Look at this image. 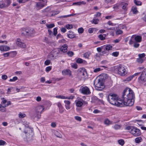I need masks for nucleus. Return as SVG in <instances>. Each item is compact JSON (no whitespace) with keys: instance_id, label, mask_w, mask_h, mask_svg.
<instances>
[{"instance_id":"f257e3e1","label":"nucleus","mask_w":146,"mask_h":146,"mask_svg":"<svg viewBox=\"0 0 146 146\" xmlns=\"http://www.w3.org/2000/svg\"><path fill=\"white\" fill-rule=\"evenodd\" d=\"M135 94L133 91L129 88H126L124 91L121 100L118 99L113 105L117 106L122 107L123 104L127 106H131L134 104Z\"/></svg>"},{"instance_id":"f03ea898","label":"nucleus","mask_w":146,"mask_h":146,"mask_svg":"<svg viewBox=\"0 0 146 146\" xmlns=\"http://www.w3.org/2000/svg\"><path fill=\"white\" fill-rule=\"evenodd\" d=\"M44 107L43 106H38L35 108V113L32 115L34 118L39 119L40 118L41 114L44 110Z\"/></svg>"},{"instance_id":"7ed1b4c3","label":"nucleus","mask_w":146,"mask_h":146,"mask_svg":"<svg viewBox=\"0 0 146 146\" xmlns=\"http://www.w3.org/2000/svg\"><path fill=\"white\" fill-rule=\"evenodd\" d=\"M94 84L95 85L96 89L98 90H102L105 87L102 79H96L94 81Z\"/></svg>"},{"instance_id":"20e7f679","label":"nucleus","mask_w":146,"mask_h":146,"mask_svg":"<svg viewBox=\"0 0 146 146\" xmlns=\"http://www.w3.org/2000/svg\"><path fill=\"white\" fill-rule=\"evenodd\" d=\"M117 73L119 75L124 76L127 73V71L125 68L122 65L119 64L117 66Z\"/></svg>"},{"instance_id":"39448f33","label":"nucleus","mask_w":146,"mask_h":146,"mask_svg":"<svg viewBox=\"0 0 146 146\" xmlns=\"http://www.w3.org/2000/svg\"><path fill=\"white\" fill-rule=\"evenodd\" d=\"M118 99V97L117 95L110 94L108 96V100L111 104L113 105Z\"/></svg>"},{"instance_id":"423d86ee","label":"nucleus","mask_w":146,"mask_h":146,"mask_svg":"<svg viewBox=\"0 0 146 146\" xmlns=\"http://www.w3.org/2000/svg\"><path fill=\"white\" fill-rule=\"evenodd\" d=\"M34 33L35 31L33 29L29 28L25 29L24 32L22 33V35L26 36H31Z\"/></svg>"},{"instance_id":"0eeeda50","label":"nucleus","mask_w":146,"mask_h":146,"mask_svg":"<svg viewBox=\"0 0 146 146\" xmlns=\"http://www.w3.org/2000/svg\"><path fill=\"white\" fill-rule=\"evenodd\" d=\"M142 40V37L139 36H135L133 35L131 37L129 41L130 44H132L135 42V41L137 42H140Z\"/></svg>"},{"instance_id":"6e6552de","label":"nucleus","mask_w":146,"mask_h":146,"mask_svg":"<svg viewBox=\"0 0 146 146\" xmlns=\"http://www.w3.org/2000/svg\"><path fill=\"white\" fill-rule=\"evenodd\" d=\"M80 92L84 95H89L91 92L89 88L86 86H82L79 89Z\"/></svg>"},{"instance_id":"1a4fd4ad","label":"nucleus","mask_w":146,"mask_h":146,"mask_svg":"<svg viewBox=\"0 0 146 146\" xmlns=\"http://www.w3.org/2000/svg\"><path fill=\"white\" fill-rule=\"evenodd\" d=\"M35 7L37 10H39L44 7L46 3H42V2H36Z\"/></svg>"},{"instance_id":"9d476101","label":"nucleus","mask_w":146,"mask_h":146,"mask_svg":"<svg viewBox=\"0 0 146 146\" xmlns=\"http://www.w3.org/2000/svg\"><path fill=\"white\" fill-rule=\"evenodd\" d=\"M132 129V131L131 132V133L134 136L137 137L140 135L141 132L139 129L134 127Z\"/></svg>"},{"instance_id":"9b49d317","label":"nucleus","mask_w":146,"mask_h":146,"mask_svg":"<svg viewBox=\"0 0 146 146\" xmlns=\"http://www.w3.org/2000/svg\"><path fill=\"white\" fill-rule=\"evenodd\" d=\"M59 53L58 51L54 50L52 51L48 56V58L51 59H54L58 56Z\"/></svg>"},{"instance_id":"f8f14e48","label":"nucleus","mask_w":146,"mask_h":146,"mask_svg":"<svg viewBox=\"0 0 146 146\" xmlns=\"http://www.w3.org/2000/svg\"><path fill=\"white\" fill-rule=\"evenodd\" d=\"M17 45L22 48H25L26 47V45L25 43L23 42L19 38L17 39L16 41Z\"/></svg>"},{"instance_id":"ddd939ff","label":"nucleus","mask_w":146,"mask_h":146,"mask_svg":"<svg viewBox=\"0 0 146 146\" xmlns=\"http://www.w3.org/2000/svg\"><path fill=\"white\" fill-rule=\"evenodd\" d=\"M11 2L10 0H4L3 3L1 4L0 6V8H3L8 7L11 3Z\"/></svg>"},{"instance_id":"4468645a","label":"nucleus","mask_w":146,"mask_h":146,"mask_svg":"<svg viewBox=\"0 0 146 146\" xmlns=\"http://www.w3.org/2000/svg\"><path fill=\"white\" fill-rule=\"evenodd\" d=\"M62 74L63 75H68L69 76H72L71 71L69 69L64 70L62 71Z\"/></svg>"},{"instance_id":"2eb2a0df","label":"nucleus","mask_w":146,"mask_h":146,"mask_svg":"<svg viewBox=\"0 0 146 146\" xmlns=\"http://www.w3.org/2000/svg\"><path fill=\"white\" fill-rule=\"evenodd\" d=\"M84 101L82 100H78L75 101L76 106L78 107H81L82 106L83 104V102Z\"/></svg>"},{"instance_id":"dca6fc26","label":"nucleus","mask_w":146,"mask_h":146,"mask_svg":"<svg viewBox=\"0 0 146 146\" xmlns=\"http://www.w3.org/2000/svg\"><path fill=\"white\" fill-rule=\"evenodd\" d=\"M145 72L144 71H143L141 76L139 77L138 79L139 80L144 82L146 81V74H144Z\"/></svg>"},{"instance_id":"f3484780","label":"nucleus","mask_w":146,"mask_h":146,"mask_svg":"<svg viewBox=\"0 0 146 146\" xmlns=\"http://www.w3.org/2000/svg\"><path fill=\"white\" fill-rule=\"evenodd\" d=\"M104 50H105L108 52L110 50L112 49V46L110 44H106L103 46Z\"/></svg>"},{"instance_id":"a211bd4d","label":"nucleus","mask_w":146,"mask_h":146,"mask_svg":"<svg viewBox=\"0 0 146 146\" xmlns=\"http://www.w3.org/2000/svg\"><path fill=\"white\" fill-rule=\"evenodd\" d=\"M68 46L66 44H64L60 48V51L64 53L66 52L67 51Z\"/></svg>"},{"instance_id":"6ab92c4d","label":"nucleus","mask_w":146,"mask_h":146,"mask_svg":"<svg viewBox=\"0 0 146 146\" xmlns=\"http://www.w3.org/2000/svg\"><path fill=\"white\" fill-rule=\"evenodd\" d=\"M64 103L65 104V106L66 109L67 110L69 109L70 108V105L71 103L68 100H64Z\"/></svg>"},{"instance_id":"aec40b11","label":"nucleus","mask_w":146,"mask_h":146,"mask_svg":"<svg viewBox=\"0 0 146 146\" xmlns=\"http://www.w3.org/2000/svg\"><path fill=\"white\" fill-rule=\"evenodd\" d=\"M69 34L67 35L68 36L69 38H74L75 36V35L74 34V33L71 31H69Z\"/></svg>"},{"instance_id":"412c9836","label":"nucleus","mask_w":146,"mask_h":146,"mask_svg":"<svg viewBox=\"0 0 146 146\" xmlns=\"http://www.w3.org/2000/svg\"><path fill=\"white\" fill-rule=\"evenodd\" d=\"M29 133H31L30 134L29 133L25 132V133L26 134V137L27 139H29L30 138H31L32 136V130H31V131H30Z\"/></svg>"},{"instance_id":"4be33fe9","label":"nucleus","mask_w":146,"mask_h":146,"mask_svg":"<svg viewBox=\"0 0 146 146\" xmlns=\"http://www.w3.org/2000/svg\"><path fill=\"white\" fill-rule=\"evenodd\" d=\"M60 12V11L58 10L52 11L50 12V13L51 14V16H55V15L59 13Z\"/></svg>"},{"instance_id":"5701e85b","label":"nucleus","mask_w":146,"mask_h":146,"mask_svg":"<svg viewBox=\"0 0 146 146\" xmlns=\"http://www.w3.org/2000/svg\"><path fill=\"white\" fill-rule=\"evenodd\" d=\"M12 53H14L15 54H16V53L15 51H13V52H7L6 53H3V55L4 56V57H8L9 56V55Z\"/></svg>"},{"instance_id":"b1692460","label":"nucleus","mask_w":146,"mask_h":146,"mask_svg":"<svg viewBox=\"0 0 146 146\" xmlns=\"http://www.w3.org/2000/svg\"><path fill=\"white\" fill-rule=\"evenodd\" d=\"M54 135L57 137L61 138L62 137V135L58 131H55L54 132Z\"/></svg>"},{"instance_id":"393cba45","label":"nucleus","mask_w":146,"mask_h":146,"mask_svg":"<svg viewBox=\"0 0 146 146\" xmlns=\"http://www.w3.org/2000/svg\"><path fill=\"white\" fill-rule=\"evenodd\" d=\"M5 107V106H3L1 104V106H0V111L3 112H5L7 111Z\"/></svg>"},{"instance_id":"a878e982","label":"nucleus","mask_w":146,"mask_h":146,"mask_svg":"<svg viewBox=\"0 0 146 146\" xmlns=\"http://www.w3.org/2000/svg\"><path fill=\"white\" fill-rule=\"evenodd\" d=\"M51 10V8L50 7H48L44 9L42 11V13H46L49 12Z\"/></svg>"},{"instance_id":"bb28decb","label":"nucleus","mask_w":146,"mask_h":146,"mask_svg":"<svg viewBox=\"0 0 146 146\" xmlns=\"http://www.w3.org/2000/svg\"><path fill=\"white\" fill-rule=\"evenodd\" d=\"M104 36L103 35L100 34L98 36V38L100 40H103L106 39V35H104Z\"/></svg>"},{"instance_id":"cd10ccee","label":"nucleus","mask_w":146,"mask_h":146,"mask_svg":"<svg viewBox=\"0 0 146 146\" xmlns=\"http://www.w3.org/2000/svg\"><path fill=\"white\" fill-rule=\"evenodd\" d=\"M91 54V53L90 52H88L83 54V56L86 58H88Z\"/></svg>"},{"instance_id":"c85d7f7f","label":"nucleus","mask_w":146,"mask_h":146,"mask_svg":"<svg viewBox=\"0 0 146 146\" xmlns=\"http://www.w3.org/2000/svg\"><path fill=\"white\" fill-rule=\"evenodd\" d=\"M57 105L59 108L60 111V110H62V109L63 107L62 106V105L61 104L60 102L58 103H57ZM63 112V111L62 110L61 112V113H62Z\"/></svg>"},{"instance_id":"c756f323","label":"nucleus","mask_w":146,"mask_h":146,"mask_svg":"<svg viewBox=\"0 0 146 146\" xmlns=\"http://www.w3.org/2000/svg\"><path fill=\"white\" fill-rule=\"evenodd\" d=\"M99 21V20L98 19L94 18L92 21H91V22L92 23H93L95 24H98Z\"/></svg>"},{"instance_id":"7c9ffc66","label":"nucleus","mask_w":146,"mask_h":146,"mask_svg":"<svg viewBox=\"0 0 146 146\" xmlns=\"http://www.w3.org/2000/svg\"><path fill=\"white\" fill-rule=\"evenodd\" d=\"M133 127H131L130 126H128L125 127V129L126 130L128 131L131 133V132L132 130V129H133Z\"/></svg>"},{"instance_id":"2f4dec72","label":"nucleus","mask_w":146,"mask_h":146,"mask_svg":"<svg viewBox=\"0 0 146 146\" xmlns=\"http://www.w3.org/2000/svg\"><path fill=\"white\" fill-rule=\"evenodd\" d=\"M121 127V125L116 124H115L113 127L115 129L117 130L120 129Z\"/></svg>"},{"instance_id":"473e14b6","label":"nucleus","mask_w":146,"mask_h":146,"mask_svg":"<svg viewBox=\"0 0 146 146\" xmlns=\"http://www.w3.org/2000/svg\"><path fill=\"white\" fill-rule=\"evenodd\" d=\"M132 11L133 13L134 14H137L138 12V11L137 10V7H132Z\"/></svg>"},{"instance_id":"72a5a7b5","label":"nucleus","mask_w":146,"mask_h":146,"mask_svg":"<svg viewBox=\"0 0 146 146\" xmlns=\"http://www.w3.org/2000/svg\"><path fill=\"white\" fill-rule=\"evenodd\" d=\"M102 54L101 55H108L109 54V52L108 51H106L105 50H103L102 52Z\"/></svg>"},{"instance_id":"f704fd0d","label":"nucleus","mask_w":146,"mask_h":146,"mask_svg":"<svg viewBox=\"0 0 146 146\" xmlns=\"http://www.w3.org/2000/svg\"><path fill=\"white\" fill-rule=\"evenodd\" d=\"M134 3L137 5H142V3L139 1L133 0Z\"/></svg>"},{"instance_id":"c9c22d12","label":"nucleus","mask_w":146,"mask_h":146,"mask_svg":"<svg viewBox=\"0 0 146 146\" xmlns=\"http://www.w3.org/2000/svg\"><path fill=\"white\" fill-rule=\"evenodd\" d=\"M86 3L84 1H82L78 2L77 3H75V4L78 5H85L86 4Z\"/></svg>"},{"instance_id":"e433bc0d","label":"nucleus","mask_w":146,"mask_h":146,"mask_svg":"<svg viewBox=\"0 0 146 146\" xmlns=\"http://www.w3.org/2000/svg\"><path fill=\"white\" fill-rule=\"evenodd\" d=\"M19 117L20 118H23L26 117V115L25 113L20 112L19 114Z\"/></svg>"},{"instance_id":"4c0bfd02","label":"nucleus","mask_w":146,"mask_h":146,"mask_svg":"<svg viewBox=\"0 0 146 146\" xmlns=\"http://www.w3.org/2000/svg\"><path fill=\"white\" fill-rule=\"evenodd\" d=\"M56 98H60L61 99H66L67 97L64 96L63 95H58L56 96Z\"/></svg>"},{"instance_id":"58836bf2","label":"nucleus","mask_w":146,"mask_h":146,"mask_svg":"<svg viewBox=\"0 0 146 146\" xmlns=\"http://www.w3.org/2000/svg\"><path fill=\"white\" fill-rule=\"evenodd\" d=\"M133 78V76H130L126 78V79L124 80L123 81L124 82H129L131 81Z\"/></svg>"},{"instance_id":"ea45409f","label":"nucleus","mask_w":146,"mask_h":146,"mask_svg":"<svg viewBox=\"0 0 146 146\" xmlns=\"http://www.w3.org/2000/svg\"><path fill=\"white\" fill-rule=\"evenodd\" d=\"M137 61L138 63L141 64L143 62L144 60L142 58L139 57L138 58H137Z\"/></svg>"},{"instance_id":"a19ab883","label":"nucleus","mask_w":146,"mask_h":146,"mask_svg":"<svg viewBox=\"0 0 146 146\" xmlns=\"http://www.w3.org/2000/svg\"><path fill=\"white\" fill-rule=\"evenodd\" d=\"M103 50H104L103 46H101L100 47H98L97 48V50L99 52H102Z\"/></svg>"},{"instance_id":"79ce46f5","label":"nucleus","mask_w":146,"mask_h":146,"mask_svg":"<svg viewBox=\"0 0 146 146\" xmlns=\"http://www.w3.org/2000/svg\"><path fill=\"white\" fill-rule=\"evenodd\" d=\"M118 143L121 145H123L124 143V141L123 139H121L118 141Z\"/></svg>"},{"instance_id":"37998d69","label":"nucleus","mask_w":146,"mask_h":146,"mask_svg":"<svg viewBox=\"0 0 146 146\" xmlns=\"http://www.w3.org/2000/svg\"><path fill=\"white\" fill-rule=\"evenodd\" d=\"M18 79V78L17 76L14 77L12 79H10L9 80L10 82H15Z\"/></svg>"},{"instance_id":"c03bdc74","label":"nucleus","mask_w":146,"mask_h":146,"mask_svg":"<svg viewBox=\"0 0 146 146\" xmlns=\"http://www.w3.org/2000/svg\"><path fill=\"white\" fill-rule=\"evenodd\" d=\"M46 26L48 29L54 27V25L53 24H50L49 25L46 24Z\"/></svg>"},{"instance_id":"a18cd8bd","label":"nucleus","mask_w":146,"mask_h":146,"mask_svg":"<svg viewBox=\"0 0 146 146\" xmlns=\"http://www.w3.org/2000/svg\"><path fill=\"white\" fill-rule=\"evenodd\" d=\"M74 15L72 14H71L68 15H63V16H61L59 17V18H66L69 17H70L72 16H73Z\"/></svg>"},{"instance_id":"49530a36","label":"nucleus","mask_w":146,"mask_h":146,"mask_svg":"<svg viewBox=\"0 0 146 146\" xmlns=\"http://www.w3.org/2000/svg\"><path fill=\"white\" fill-rule=\"evenodd\" d=\"M141 137H137L135 139V141L136 143H139L141 141Z\"/></svg>"},{"instance_id":"de8ad7c7","label":"nucleus","mask_w":146,"mask_h":146,"mask_svg":"<svg viewBox=\"0 0 146 146\" xmlns=\"http://www.w3.org/2000/svg\"><path fill=\"white\" fill-rule=\"evenodd\" d=\"M104 123L108 125L110 124H111V123L110 121L108 119H107L104 121Z\"/></svg>"},{"instance_id":"09e8293b","label":"nucleus","mask_w":146,"mask_h":146,"mask_svg":"<svg viewBox=\"0 0 146 146\" xmlns=\"http://www.w3.org/2000/svg\"><path fill=\"white\" fill-rule=\"evenodd\" d=\"M122 9L125 10H127V6L128 5L127 3H125L123 5Z\"/></svg>"},{"instance_id":"8fccbe9b","label":"nucleus","mask_w":146,"mask_h":146,"mask_svg":"<svg viewBox=\"0 0 146 146\" xmlns=\"http://www.w3.org/2000/svg\"><path fill=\"white\" fill-rule=\"evenodd\" d=\"M119 54V52H113L112 54V55L115 57H117Z\"/></svg>"},{"instance_id":"3c124183","label":"nucleus","mask_w":146,"mask_h":146,"mask_svg":"<svg viewBox=\"0 0 146 146\" xmlns=\"http://www.w3.org/2000/svg\"><path fill=\"white\" fill-rule=\"evenodd\" d=\"M102 70V69L100 68H97L94 69V72L97 73Z\"/></svg>"},{"instance_id":"603ef678","label":"nucleus","mask_w":146,"mask_h":146,"mask_svg":"<svg viewBox=\"0 0 146 146\" xmlns=\"http://www.w3.org/2000/svg\"><path fill=\"white\" fill-rule=\"evenodd\" d=\"M105 1L106 3H111L112 4L114 2V0H105Z\"/></svg>"},{"instance_id":"864d4df0","label":"nucleus","mask_w":146,"mask_h":146,"mask_svg":"<svg viewBox=\"0 0 146 146\" xmlns=\"http://www.w3.org/2000/svg\"><path fill=\"white\" fill-rule=\"evenodd\" d=\"M76 62L78 63H81L83 62V60L81 58H79L77 59Z\"/></svg>"},{"instance_id":"5fc2aeb1","label":"nucleus","mask_w":146,"mask_h":146,"mask_svg":"<svg viewBox=\"0 0 146 146\" xmlns=\"http://www.w3.org/2000/svg\"><path fill=\"white\" fill-rule=\"evenodd\" d=\"M84 30L83 28L81 27L79 28L78 29V31L79 33H82L84 32Z\"/></svg>"},{"instance_id":"6e6d98bb","label":"nucleus","mask_w":146,"mask_h":146,"mask_svg":"<svg viewBox=\"0 0 146 146\" xmlns=\"http://www.w3.org/2000/svg\"><path fill=\"white\" fill-rule=\"evenodd\" d=\"M122 33V31L120 30H117L116 32V35H120Z\"/></svg>"},{"instance_id":"4d7b16f0","label":"nucleus","mask_w":146,"mask_h":146,"mask_svg":"<svg viewBox=\"0 0 146 146\" xmlns=\"http://www.w3.org/2000/svg\"><path fill=\"white\" fill-rule=\"evenodd\" d=\"M66 28L68 29H70L72 28V25L68 24L66 25Z\"/></svg>"},{"instance_id":"13d9d810","label":"nucleus","mask_w":146,"mask_h":146,"mask_svg":"<svg viewBox=\"0 0 146 146\" xmlns=\"http://www.w3.org/2000/svg\"><path fill=\"white\" fill-rule=\"evenodd\" d=\"M145 55L144 53H142L141 54H139L138 55L139 57L143 58L145 56Z\"/></svg>"},{"instance_id":"bf43d9fd","label":"nucleus","mask_w":146,"mask_h":146,"mask_svg":"<svg viewBox=\"0 0 146 146\" xmlns=\"http://www.w3.org/2000/svg\"><path fill=\"white\" fill-rule=\"evenodd\" d=\"M67 54L68 56H72L74 54V53L73 52L71 51H68L67 52Z\"/></svg>"},{"instance_id":"052dcab7","label":"nucleus","mask_w":146,"mask_h":146,"mask_svg":"<svg viewBox=\"0 0 146 146\" xmlns=\"http://www.w3.org/2000/svg\"><path fill=\"white\" fill-rule=\"evenodd\" d=\"M71 67L74 68L76 69L77 68V66L76 64L72 63L71 64Z\"/></svg>"},{"instance_id":"680f3d73","label":"nucleus","mask_w":146,"mask_h":146,"mask_svg":"<svg viewBox=\"0 0 146 146\" xmlns=\"http://www.w3.org/2000/svg\"><path fill=\"white\" fill-rule=\"evenodd\" d=\"M50 63V61L49 60H46L44 62V64L46 65H49Z\"/></svg>"},{"instance_id":"e2e57ef3","label":"nucleus","mask_w":146,"mask_h":146,"mask_svg":"<svg viewBox=\"0 0 146 146\" xmlns=\"http://www.w3.org/2000/svg\"><path fill=\"white\" fill-rule=\"evenodd\" d=\"M6 142L2 140H0V145H5Z\"/></svg>"},{"instance_id":"0e129e2a","label":"nucleus","mask_w":146,"mask_h":146,"mask_svg":"<svg viewBox=\"0 0 146 146\" xmlns=\"http://www.w3.org/2000/svg\"><path fill=\"white\" fill-rule=\"evenodd\" d=\"M2 79L3 80H6L7 78V76L5 74L2 75L1 76Z\"/></svg>"},{"instance_id":"69168bd1","label":"nucleus","mask_w":146,"mask_h":146,"mask_svg":"<svg viewBox=\"0 0 146 146\" xmlns=\"http://www.w3.org/2000/svg\"><path fill=\"white\" fill-rule=\"evenodd\" d=\"M52 69V67L51 66H49L47 67L46 68V71L47 72H48L50 71Z\"/></svg>"},{"instance_id":"338daca9","label":"nucleus","mask_w":146,"mask_h":146,"mask_svg":"<svg viewBox=\"0 0 146 146\" xmlns=\"http://www.w3.org/2000/svg\"><path fill=\"white\" fill-rule=\"evenodd\" d=\"M139 44L136 42H135L133 45V46L135 48H137L139 47Z\"/></svg>"},{"instance_id":"774afa93","label":"nucleus","mask_w":146,"mask_h":146,"mask_svg":"<svg viewBox=\"0 0 146 146\" xmlns=\"http://www.w3.org/2000/svg\"><path fill=\"white\" fill-rule=\"evenodd\" d=\"M101 15V13L99 12H98L96 14L94 15V16L96 17H100Z\"/></svg>"}]
</instances>
